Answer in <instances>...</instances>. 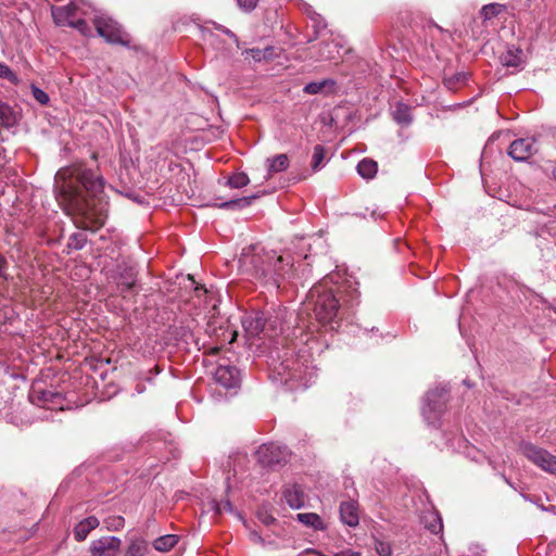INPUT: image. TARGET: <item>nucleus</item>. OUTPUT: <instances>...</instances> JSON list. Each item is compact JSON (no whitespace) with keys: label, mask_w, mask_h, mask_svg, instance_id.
I'll list each match as a JSON object with an SVG mask.
<instances>
[{"label":"nucleus","mask_w":556,"mask_h":556,"mask_svg":"<svg viewBox=\"0 0 556 556\" xmlns=\"http://www.w3.org/2000/svg\"><path fill=\"white\" fill-rule=\"evenodd\" d=\"M104 184L101 175L83 164L58 170L56 200L77 227L94 231L104 225L109 204Z\"/></svg>","instance_id":"nucleus-1"},{"label":"nucleus","mask_w":556,"mask_h":556,"mask_svg":"<svg viewBox=\"0 0 556 556\" xmlns=\"http://www.w3.org/2000/svg\"><path fill=\"white\" fill-rule=\"evenodd\" d=\"M332 277H325L321 281L314 285L304 303V311L308 313L313 311L315 319L321 325H330L334 329L337 318L340 312V300L337 293L341 292L340 287L330 286Z\"/></svg>","instance_id":"nucleus-2"},{"label":"nucleus","mask_w":556,"mask_h":556,"mask_svg":"<svg viewBox=\"0 0 556 556\" xmlns=\"http://www.w3.org/2000/svg\"><path fill=\"white\" fill-rule=\"evenodd\" d=\"M249 262L254 277L267 288L277 290L293 277V257L290 254H254Z\"/></svg>","instance_id":"nucleus-3"},{"label":"nucleus","mask_w":556,"mask_h":556,"mask_svg":"<svg viewBox=\"0 0 556 556\" xmlns=\"http://www.w3.org/2000/svg\"><path fill=\"white\" fill-rule=\"evenodd\" d=\"M273 378L290 389L307 388L313 379L312 369L299 358H285L273 368Z\"/></svg>","instance_id":"nucleus-4"},{"label":"nucleus","mask_w":556,"mask_h":556,"mask_svg":"<svg viewBox=\"0 0 556 556\" xmlns=\"http://www.w3.org/2000/svg\"><path fill=\"white\" fill-rule=\"evenodd\" d=\"M447 393L445 387H437L427 392L421 413L429 425L435 426L439 421L445 409Z\"/></svg>","instance_id":"nucleus-5"},{"label":"nucleus","mask_w":556,"mask_h":556,"mask_svg":"<svg viewBox=\"0 0 556 556\" xmlns=\"http://www.w3.org/2000/svg\"><path fill=\"white\" fill-rule=\"evenodd\" d=\"M94 27L99 36L103 37L108 42L128 46L130 43L129 35L122 26L106 15H98L93 20Z\"/></svg>","instance_id":"nucleus-6"},{"label":"nucleus","mask_w":556,"mask_h":556,"mask_svg":"<svg viewBox=\"0 0 556 556\" xmlns=\"http://www.w3.org/2000/svg\"><path fill=\"white\" fill-rule=\"evenodd\" d=\"M256 462L264 467H273L287 462L289 451L278 443H265L257 447L254 453Z\"/></svg>","instance_id":"nucleus-7"},{"label":"nucleus","mask_w":556,"mask_h":556,"mask_svg":"<svg viewBox=\"0 0 556 556\" xmlns=\"http://www.w3.org/2000/svg\"><path fill=\"white\" fill-rule=\"evenodd\" d=\"M520 452L542 470L556 476V456L532 443H522Z\"/></svg>","instance_id":"nucleus-8"},{"label":"nucleus","mask_w":556,"mask_h":556,"mask_svg":"<svg viewBox=\"0 0 556 556\" xmlns=\"http://www.w3.org/2000/svg\"><path fill=\"white\" fill-rule=\"evenodd\" d=\"M535 152V139L532 137L516 139L508 148V155L517 162L529 160Z\"/></svg>","instance_id":"nucleus-9"},{"label":"nucleus","mask_w":556,"mask_h":556,"mask_svg":"<svg viewBox=\"0 0 556 556\" xmlns=\"http://www.w3.org/2000/svg\"><path fill=\"white\" fill-rule=\"evenodd\" d=\"M121 293H125L135 287L137 270L134 266L122 263L116 266V273L112 276Z\"/></svg>","instance_id":"nucleus-10"},{"label":"nucleus","mask_w":556,"mask_h":556,"mask_svg":"<svg viewBox=\"0 0 556 556\" xmlns=\"http://www.w3.org/2000/svg\"><path fill=\"white\" fill-rule=\"evenodd\" d=\"M122 541L116 536H103L92 541L90 552L93 556H117Z\"/></svg>","instance_id":"nucleus-11"},{"label":"nucleus","mask_w":556,"mask_h":556,"mask_svg":"<svg viewBox=\"0 0 556 556\" xmlns=\"http://www.w3.org/2000/svg\"><path fill=\"white\" fill-rule=\"evenodd\" d=\"M215 381L226 389L237 388L240 383L239 370L229 364H219L214 374Z\"/></svg>","instance_id":"nucleus-12"},{"label":"nucleus","mask_w":556,"mask_h":556,"mask_svg":"<svg viewBox=\"0 0 556 556\" xmlns=\"http://www.w3.org/2000/svg\"><path fill=\"white\" fill-rule=\"evenodd\" d=\"M241 324L247 336L255 338L265 330L266 318L262 312H252L242 316Z\"/></svg>","instance_id":"nucleus-13"},{"label":"nucleus","mask_w":556,"mask_h":556,"mask_svg":"<svg viewBox=\"0 0 556 556\" xmlns=\"http://www.w3.org/2000/svg\"><path fill=\"white\" fill-rule=\"evenodd\" d=\"M77 5L68 3L63 7H56L52 10V16L56 25L70 26L77 18Z\"/></svg>","instance_id":"nucleus-14"},{"label":"nucleus","mask_w":556,"mask_h":556,"mask_svg":"<svg viewBox=\"0 0 556 556\" xmlns=\"http://www.w3.org/2000/svg\"><path fill=\"white\" fill-rule=\"evenodd\" d=\"M341 521L349 527H356L359 522L358 503L354 500L344 501L340 504Z\"/></svg>","instance_id":"nucleus-15"},{"label":"nucleus","mask_w":556,"mask_h":556,"mask_svg":"<svg viewBox=\"0 0 556 556\" xmlns=\"http://www.w3.org/2000/svg\"><path fill=\"white\" fill-rule=\"evenodd\" d=\"M29 399L33 403L41 404V405H48L53 404L58 405L61 404L62 396L60 393L54 392L52 390L48 389H41L34 387L31 389V392L29 394Z\"/></svg>","instance_id":"nucleus-16"},{"label":"nucleus","mask_w":556,"mask_h":556,"mask_svg":"<svg viewBox=\"0 0 556 556\" xmlns=\"http://www.w3.org/2000/svg\"><path fill=\"white\" fill-rule=\"evenodd\" d=\"M283 498L293 509L303 507L305 503V494L300 484L286 485L283 490Z\"/></svg>","instance_id":"nucleus-17"},{"label":"nucleus","mask_w":556,"mask_h":556,"mask_svg":"<svg viewBox=\"0 0 556 556\" xmlns=\"http://www.w3.org/2000/svg\"><path fill=\"white\" fill-rule=\"evenodd\" d=\"M392 116L399 125L407 127L413 122L412 108L408 104L399 101L392 110Z\"/></svg>","instance_id":"nucleus-18"},{"label":"nucleus","mask_w":556,"mask_h":556,"mask_svg":"<svg viewBox=\"0 0 556 556\" xmlns=\"http://www.w3.org/2000/svg\"><path fill=\"white\" fill-rule=\"evenodd\" d=\"M149 551V543L144 539L132 535L128 538L125 556H147Z\"/></svg>","instance_id":"nucleus-19"},{"label":"nucleus","mask_w":556,"mask_h":556,"mask_svg":"<svg viewBox=\"0 0 556 556\" xmlns=\"http://www.w3.org/2000/svg\"><path fill=\"white\" fill-rule=\"evenodd\" d=\"M289 157L287 154H277L266 160L267 176L269 179L274 174L285 172L289 167Z\"/></svg>","instance_id":"nucleus-20"},{"label":"nucleus","mask_w":556,"mask_h":556,"mask_svg":"<svg viewBox=\"0 0 556 556\" xmlns=\"http://www.w3.org/2000/svg\"><path fill=\"white\" fill-rule=\"evenodd\" d=\"M99 526V520L94 516H90L81 520L74 528V538L76 541H84L91 530L96 529Z\"/></svg>","instance_id":"nucleus-21"},{"label":"nucleus","mask_w":556,"mask_h":556,"mask_svg":"<svg viewBox=\"0 0 556 556\" xmlns=\"http://www.w3.org/2000/svg\"><path fill=\"white\" fill-rule=\"evenodd\" d=\"M358 175L364 179H372L378 172V164L372 159L365 157L356 166Z\"/></svg>","instance_id":"nucleus-22"},{"label":"nucleus","mask_w":556,"mask_h":556,"mask_svg":"<svg viewBox=\"0 0 556 556\" xmlns=\"http://www.w3.org/2000/svg\"><path fill=\"white\" fill-rule=\"evenodd\" d=\"M503 65L507 67H520L523 63L522 60V50L517 48H509L502 56H501Z\"/></svg>","instance_id":"nucleus-23"},{"label":"nucleus","mask_w":556,"mask_h":556,"mask_svg":"<svg viewBox=\"0 0 556 556\" xmlns=\"http://www.w3.org/2000/svg\"><path fill=\"white\" fill-rule=\"evenodd\" d=\"M298 521L313 528L314 530H323L325 528L324 521L319 515L315 513H302L296 515Z\"/></svg>","instance_id":"nucleus-24"},{"label":"nucleus","mask_w":556,"mask_h":556,"mask_svg":"<svg viewBox=\"0 0 556 556\" xmlns=\"http://www.w3.org/2000/svg\"><path fill=\"white\" fill-rule=\"evenodd\" d=\"M178 543V536L175 534H166L157 538L153 542V547L159 552H168Z\"/></svg>","instance_id":"nucleus-25"},{"label":"nucleus","mask_w":556,"mask_h":556,"mask_svg":"<svg viewBox=\"0 0 556 556\" xmlns=\"http://www.w3.org/2000/svg\"><path fill=\"white\" fill-rule=\"evenodd\" d=\"M334 81L331 79H323L320 81H311L306 84L303 88L304 93L306 94H318L323 92L326 87H333Z\"/></svg>","instance_id":"nucleus-26"},{"label":"nucleus","mask_w":556,"mask_h":556,"mask_svg":"<svg viewBox=\"0 0 556 556\" xmlns=\"http://www.w3.org/2000/svg\"><path fill=\"white\" fill-rule=\"evenodd\" d=\"M256 198H257V195L243 197V198L223 202V203L218 204L217 206L219 208H243V207L251 205L252 201Z\"/></svg>","instance_id":"nucleus-27"},{"label":"nucleus","mask_w":556,"mask_h":556,"mask_svg":"<svg viewBox=\"0 0 556 556\" xmlns=\"http://www.w3.org/2000/svg\"><path fill=\"white\" fill-rule=\"evenodd\" d=\"M243 53L250 55L255 62H262L263 60L269 59L273 55V48H251L247 49Z\"/></svg>","instance_id":"nucleus-28"},{"label":"nucleus","mask_w":556,"mask_h":556,"mask_svg":"<svg viewBox=\"0 0 556 556\" xmlns=\"http://www.w3.org/2000/svg\"><path fill=\"white\" fill-rule=\"evenodd\" d=\"M0 123L4 127H11L15 123V116L12 109L0 101Z\"/></svg>","instance_id":"nucleus-29"},{"label":"nucleus","mask_w":556,"mask_h":556,"mask_svg":"<svg viewBox=\"0 0 556 556\" xmlns=\"http://www.w3.org/2000/svg\"><path fill=\"white\" fill-rule=\"evenodd\" d=\"M325 160V149L323 146L317 144L314 147L313 156H312V169L314 172L319 170L324 165Z\"/></svg>","instance_id":"nucleus-30"},{"label":"nucleus","mask_w":556,"mask_h":556,"mask_svg":"<svg viewBox=\"0 0 556 556\" xmlns=\"http://www.w3.org/2000/svg\"><path fill=\"white\" fill-rule=\"evenodd\" d=\"M250 182V179L245 173H237L228 178L227 185L230 188H242Z\"/></svg>","instance_id":"nucleus-31"},{"label":"nucleus","mask_w":556,"mask_h":556,"mask_svg":"<svg viewBox=\"0 0 556 556\" xmlns=\"http://www.w3.org/2000/svg\"><path fill=\"white\" fill-rule=\"evenodd\" d=\"M502 11V5L497 3H490L486 5H483L480 14L484 20H491L495 17L500 12Z\"/></svg>","instance_id":"nucleus-32"},{"label":"nucleus","mask_w":556,"mask_h":556,"mask_svg":"<svg viewBox=\"0 0 556 556\" xmlns=\"http://www.w3.org/2000/svg\"><path fill=\"white\" fill-rule=\"evenodd\" d=\"M7 79L11 84L17 85L20 79L17 75L4 63L0 62V79Z\"/></svg>","instance_id":"nucleus-33"},{"label":"nucleus","mask_w":556,"mask_h":556,"mask_svg":"<svg viewBox=\"0 0 556 556\" xmlns=\"http://www.w3.org/2000/svg\"><path fill=\"white\" fill-rule=\"evenodd\" d=\"M307 14L311 17V21L313 23V28L315 29L316 34H319L321 30H324L326 28L327 24H326L325 20L320 16V14H318L312 10H308Z\"/></svg>","instance_id":"nucleus-34"},{"label":"nucleus","mask_w":556,"mask_h":556,"mask_svg":"<svg viewBox=\"0 0 556 556\" xmlns=\"http://www.w3.org/2000/svg\"><path fill=\"white\" fill-rule=\"evenodd\" d=\"M87 238L84 233H74L70 237L68 247L75 250H80L85 247Z\"/></svg>","instance_id":"nucleus-35"},{"label":"nucleus","mask_w":556,"mask_h":556,"mask_svg":"<svg viewBox=\"0 0 556 556\" xmlns=\"http://www.w3.org/2000/svg\"><path fill=\"white\" fill-rule=\"evenodd\" d=\"M70 27H73L77 29L81 35L84 36H90L91 35V28L87 24V22L80 17H77L73 24L70 25Z\"/></svg>","instance_id":"nucleus-36"},{"label":"nucleus","mask_w":556,"mask_h":556,"mask_svg":"<svg viewBox=\"0 0 556 556\" xmlns=\"http://www.w3.org/2000/svg\"><path fill=\"white\" fill-rule=\"evenodd\" d=\"M296 328L300 331V334L294 332V336L300 341V343L309 344L315 339L314 332L311 330V328H308V332H304L300 326Z\"/></svg>","instance_id":"nucleus-37"},{"label":"nucleus","mask_w":556,"mask_h":556,"mask_svg":"<svg viewBox=\"0 0 556 556\" xmlns=\"http://www.w3.org/2000/svg\"><path fill=\"white\" fill-rule=\"evenodd\" d=\"M33 97L40 103L47 104L49 102V96L40 88L33 86L31 88Z\"/></svg>","instance_id":"nucleus-38"},{"label":"nucleus","mask_w":556,"mask_h":556,"mask_svg":"<svg viewBox=\"0 0 556 556\" xmlns=\"http://www.w3.org/2000/svg\"><path fill=\"white\" fill-rule=\"evenodd\" d=\"M124 527V518L121 516L112 517L108 521V529L109 530H119Z\"/></svg>","instance_id":"nucleus-39"},{"label":"nucleus","mask_w":556,"mask_h":556,"mask_svg":"<svg viewBox=\"0 0 556 556\" xmlns=\"http://www.w3.org/2000/svg\"><path fill=\"white\" fill-rule=\"evenodd\" d=\"M258 0H237V3L240 9L251 12L253 11L257 5Z\"/></svg>","instance_id":"nucleus-40"},{"label":"nucleus","mask_w":556,"mask_h":556,"mask_svg":"<svg viewBox=\"0 0 556 556\" xmlns=\"http://www.w3.org/2000/svg\"><path fill=\"white\" fill-rule=\"evenodd\" d=\"M433 518H434V522L430 523L428 526V528L432 533H439L443 528L442 521L438 515L433 516Z\"/></svg>","instance_id":"nucleus-41"},{"label":"nucleus","mask_w":556,"mask_h":556,"mask_svg":"<svg viewBox=\"0 0 556 556\" xmlns=\"http://www.w3.org/2000/svg\"><path fill=\"white\" fill-rule=\"evenodd\" d=\"M380 556H391V547L388 544L380 542L376 547Z\"/></svg>","instance_id":"nucleus-42"},{"label":"nucleus","mask_w":556,"mask_h":556,"mask_svg":"<svg viewBox=\"0 0 556 556\" xmlns=\"http://www.w3.org/2000/svg\"><path fill=\"white\" fill-rule=\"evenodd\" d=\"M223 511H232V505L229 501L216 505V513L222 514Z\"/></svg>","instance_id":"nucleus-43"},{"label":"nucleus","mask_w":556,"mask_h":556,"mask_svg":"<svg viewBox=\"0 0 556 556\" xmlns=\"http://www.w3.org/2000/svg\"><path fill=\"white\" fill-rule=\"evenodd\" d=\"M7 269H8V262L4 256L0 255V277L3 279H8V277H9L7 274Z\"/></svg>","instance_id":"nucleus-44"},{"label":"nucleus","mask_w":556,"mask_h":556,"mask_svg":"<svg viewBox=\"0 0 556 556\" xmlns=\"http://www.w3.org/2000/svg\"><path fill=\"white\" fill-rule=\"evenodd\" d=\"M336 556H362V554L351 548H345L336 553Z\"/></svg>","instance_id":"nucleus-45"},{"label":"nucleus","mask_w":556,"mask_h":556,"mask_svg":"<svg viewBox=\"0 0 556 556\" xmlns=\"http://www.w3.org/2000/svg\"><path fill=\"white\" fill-rule=\"evenodd\" d=\"M237 332L236 331H229L227 337L224 339L225 341L228 340L229 343L233 342L236 340Z\"/></svg>","instance_id":"nucleus-46"},{"label":"nucleus","mask_w":556,"mask_h":556,"mask_svg":"<svg viewBox=\"0 0 556 556\" xmlns=\"http://www.w3.org/2000/svg\"><path fill=\"white\" fill-rule=\"evenodd\" d=\"M445 85H446L450 89H453V88H454V80H453V78H446V79H445Z\"/></svg>","instance_id":"nucleus-47"},{"label":"nucleus","mask_w":556,"mask_h":556,"mask_svg":"<svg viewBox=\"0 0 556 556\" xmlns=\"http://www.w3.org/2000/svg\"><path fill=\"white\" fill-rule=\"evenodd\" d=\"M194 290L199 296L202 292L206 293V290L202 286H197Z\"/></svg>","instance_id":"nucleus-48"},{"label":"nucleus","mask_w":556,"mask_h":556,"mask_svg":"<svg viewBox=\"0 0 556 556\" xmlns=\"http://www.w3.org/2000/svg\"><path fill=\"white\" fill-rule=\"evenodd\" d=\"M274 520L273 517H266L263 519V521L266 523V525H269L271 521Z\"/></svg>","instance_id":"nucleus-49"},{"label":"nucleus","mask_w":556,"mask_h":556,"mask_svg":"<svg viewBox=\"0 0 556 556\" xmlns=\"http://www.w3.org/2000/svg\"><path fill=\"white\" fill-rule=\"evenodd\" d=\"M455 79H456L457 81H458V80H460V79H462V80H464V79H465V76H464V75H457V76L455 77Z\"/></svg>","instance_id":"nucleus-50"},{"label":"nucleus","mask_w":556,"mask_h":556,"mask_svg":"<svg viewBox=\"0 0 556 556\" xmlns=\"http://www.w3.org/2000/svg\"><path fill=\"white\" fill-rule=\"evenodd\" d=\"M553 176H554V178L556 179V166H555V167H554V169H553Z\"/></svg>","instance_id":"nucleus-51"}]
</instances>
